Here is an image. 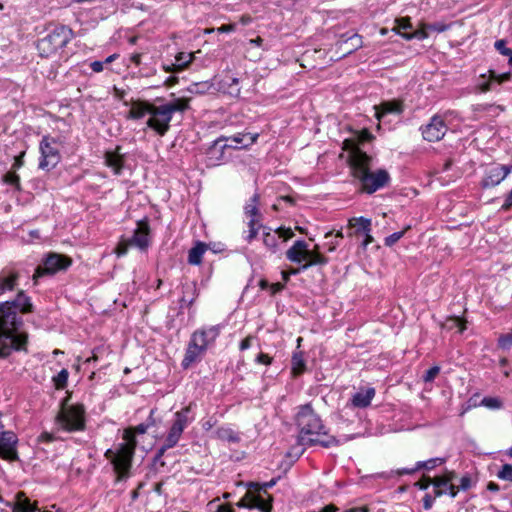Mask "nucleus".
Returning <instances> with one entry per match:
<instances>
[{
  "mask_svg": "<svg viewBox=\"0 0 512 512\" xmlns=\"http://www.w3.org/2000/svg\"><path fill=\"white\" fill-rule=\"evenodd\" d=\"M295 423L299 430L297 442L301 446L319 445L331 448L342 444L341 440L328 433L321 417L313 409L311 403L298 407Z\"/></svg>",
  "mask_w": 512,
  "mask_h": 512,
  "instance_id": "obj_1",
  "label": "nucleus"
},
{
  "mask_svg": "<svg viewBox=\"0 0 512 512\" xmlns=\"http://www.w3.org/2000/svg\"><path fill=\"white\" fill-rule=\"evenodd\" d=\"M74 38V31L67 25L49 23L43 36L36 41V50L41 58L55 57Z\"/></svg>",
  "mask_w": 512,
  "mask_h": 512,
  "instance_id": "obj_2",
  "label": "nucleus"
},
{
  "mask_svg": "<svg viewBox=\"0 0 512 512\" xmlns=\"http://www.w3.org/2000/svg\"><path fill=\"white\" fill-rule=\"evenodd\" d=\"M17 310L22 314L34 311L31 297L23 290L18 291L14 300L0 303V328L7 330L10 338L20 334L17 330L22 325V320L18 318Z\"/></svg>",
  "mask_w": 512,
  "mask_h": 512,
  "instance_id": "obj_3",
  "label": "nucleus"
},
{
  "mask_svg": "<svg viewBox=\"0 0 512 512\" xmlns=\"http://www.w3.org/2000/svg\"><path fill=\"white\" fill-rule=\"evenodd\" d=\"M71 395L62 399L55 417L56 424L66 432H79L86 429V409L84 404H69Z\"/></svg>",
  "mask_w": 512,
  "mask_h": 512,
  "instance_id": "obj_4",
  "label": "nucleus"
},
{
  "mask_svg": "<svg viewBox=\"0 0 512 512\" xmlns=\"http://www.w3.org/2000/svg\"><path fill=\"white\" fill-rule=\"evenodd\" d=\"M372 160L373 158L370 156L369 160L358 163L351 170V175L359 180L361 184V191L367 194H373L377 190L386 187L391 180L388 171L385 169L371 171Z\"/></svg>",
  "mask_w": 512,
  "mask_h": 512,
  "instance_id": "obj_5",
  "label": "nucleus"
},
{
  "mask_svg": "<svg viewBox=\"0 0 512 512\" xmlns=\"http://www.w3.org/2000/svg\"><path fill=\"white\" fill-rule=\"evenodd\" d=\"M136 225L137 227L134 230L132 237H120L114 249V253L117 257L125 256L131 247H137L138 249L145 251L150 246L151 228L149 218L144 217L138 220Z\"/></svg>",
  "mask_w": 512,
  "mask_h": 512,
  "instance_id": "obj_6",
  "label": "nucleus"
},
{
  "mask_svg": "<svg viewBox=\"0 0 512 512\" xmlns=\"http://www.w3.org/2000/svg\"><path fill=\"white\" fill-rule=\"evenodd\" d=\"M134 455L135 452L130 451L125 446H118L115 450L107 449L105 451L104 457L110 461L116 474L115 482H120L130 477Z\"/></svg>",
  "mask_w": 512,
  "mask_h": 512,
  "instance_id": "obj_7",
  "label": "nucleus"
},
{
  "mask_svg": "<svg viewBox=\"0 0 512 512\" xmlns=\"http://www.w3.org/2000/svg\"><path fill=\"white\" fill-rule=\"evenodd\" d=\"M194 406L195 403L190 402L187 406L174 413V420L164 438V442L167 443L168 447H175L181 439L184 430L195 420V417L191 415Z\"/></svg>",
  "mask_w": 512,
  "mask_h": 512,
  "instance_id": "obj_8",
  "label": "nucleus"
},
{
  "mask_svg": "<svg viewBox=\"0 0 512 512\" xmlns=\"http://www.w3.org/2000/svg\"><path fill=\"white\" fill-rule=\"evenodd\" d=\"M194 406L195 403L190 402L187 406L174 413V420L164 438V442L167 443L168 447H175L181 439L184 430L195 420V417L191 415Z\"/></svg>",
  "mask_w": 512,
  "mask_h": 512,
  "instance_id": "obj_9",
  "label": "nucleus"
},
{
  "mask_svg": "<svg viewBox=\"0 0 512 512\" xmlns=\"http://www.w3.org/2000/svg\"><path fill=\"white\" fill-rule=\"evenodd\" d=\"M72 263V258L67 255L56 252L48 253L43 259L42 264L35 269L32 276L34 284L36 285L38 283L39 278L47 275H55L61 271H66Z\"/></svg>",
  "mask_w": 512,
  "mask_h": 512,
  "instance_id": "obj_10",
  "label": "nucleus"
},
{
  "mask_svg": "<svg viewBox=\"0 0 512 512\" xmlns=\"http://www.w3.org/2000/svg\"><path fill=\"white\" fill-rule=\"evenodd\" d=\"M59 139L47 134L44 135L39 143V151L41 154L39 168L50 171L54 169L61 161V153Z\"/></svg>",
  "mask_w": 512,
  "mask_h": 512,
  "instance_id": "obj_11",
  "label": "nucleus"
},
{
  "mask_svg": "<svg viewBox=\"0 0 512 512\" xmlns=\"http://www.w3.org/2000/svg\"><path fill=\"white\" fill-rule=\"evenodd\" d=\"M259 491L260 488L257 485H248V490L236 503V506L239 508L258 509L261 512H272L273 496H268V499H261Z\"/></svg>",
  "mask_w": 512,
  "mask_h": 512,
  "instance_id": "obj_12",
  "label": "nucleus"
},
{
  "mask_svg": "<svg viewBox=\"0 0 512 512\" xmlns=\"http://www.w3.org/2000/svg\"><path fill=\"white\" fill-rule=\"evenodd\" d=\"M7 332L0 328V359L9 357L12 351L27 352L28 334L21 332L18 336L10 338Z\"/></svg>",
  "mask_w": 512,
  "mask_h": 512,
  "instance_id": "obj_13",
  "label": "nucleus"
},
{
  "mask_svg": "<svg viewBox=\"0 0 512 512\" xmlns=\"http://www.w3.org/2000/svg\"><path fill=\"white\" fill-rule=\"evenodd\" d=\"M150 118L147 120V127L155 131L158 135L164 136L170 129L172 116L167 112L164 105H153Z\"/></svg>",
  "mask_w": 512,
  "mask_h": 512,
  "instance_id": "obj_14",
  "label": "nucleus"
},
{
  "mask_svg": "<svg viewBox=\"0 0 512 512\" xmlns=\"http://www.w3.org/2000/svg\"><path fill=\"white\" fill-rule=\"evenodd\" d=\"M511 76V72L498 74L495 70L489 69L487 73L479 75L476 88L481 93L493 91L495 90L496 86L509 81Z\"/></svg>",
  "mask_w": 512,
  "mask_h": 512,
  "instance_id": "obj_15",
  "label": "nucleus"
},
{
  "mask_svg": "<svg viewBox=\"0 0 512 512\" xmlns=\"http://www.w3.org/2000/svg\"><path fill=\"white\" fill-rule=\"evenodd\" d=\"M18 437L13 431L0 432V458L14 462L19 459L18 451Z\"/></svg>",
  "mask_w": 512,
  "mask_h": 512,
  "instance_id": "obj_16",
  "label": "nucleus"
},
{
  "mask_svg": "<svg viewBox=\"0 0 512 512\" xmlns=\"http://www.w3.org/2000/svg\"><path fill=\"white\" fill-rule=\"evenodd\" d=\"M447 129L445 120L439 115H434L428 124L421 127V132L424 140L437 142L445 136Z\"/></svg>",
  "mask_w": 512,
  "mask_h": 512,
  "instance_id": "obj_17",
  "label": "nucleus"
},
{
  "mask_svg": "<svg viewBox=\"0 0 512 512\" xmlns=\"http://www.w3.org/2000/svg\"><path fill=\"white\" fill-rule=\"evenodd\" d=\"M258 138V135H250V134H237L230 138H218L214 141L213 146L211 147V150L220 149L223 150L225 148H238L241 147H247L254 142H256Z\"/></svg>",
  "mask_w": 512,
  "mask_h": 512,
  "instance_id": "obj_18",
  "label": "nucleus"
},
{
  "mask_svg": "<svg viewBox=\"0 0 512 512\" xmlns=\"http://www.w3.org/2000/svg\"><path fill=\"white\" fill-rule=\"evenodd\" d=\"M512 166L494 165L485 171L481 181V187L484 189L493 188L500 184L511 172Z\"/></svg>",
  "mask_w": 512,
  "mask_h": 512,
  "instance_id": "obj_19",
  "label": "nucleus"
},
{
  "mask_svg": "<svg viewBox=\"0 0 512 512\" xmlns=\"http://www.w3.org/2000/svg\"><path fill=\"white\" fill-rule=\"evenodd\" d=\"M342 150L348 152V165L350 170L355 168L358 163H362L366 160H369L370 155L364 152L357 145V140L355 138H347L342 143Z\"/></svg>",
  "mask_w": 512,
  "mask_h": 512,
  "instance_id": "obj_20",
  "label": "nucleus"
},
{
  "mask_svg": "<svg viewBox=\"0 0 512 512\" xmlns=\"http://www.w3.org/2000/svg\"><path fill=\"white\" fill-rule=\"evenodd\" d=\"M206 350L207 348H205L204 345L191 335L181 366L184 369H188L193 363L200 360Z\"/></svg>",
  "mask_w": 512,
  "mask_h": 512,
  "instance_id": "obj_21",
  "label": "nucleus"
},
{
  "mask_svg": "<svg viewBox=\"0 0 512 512\" xmlns=\"http://www.w3.org/2000/svg\"><path fill=\"white\" fill-rule=\"evenodd\" d=\"M223 326L221 324L202 327L200 329L195 330L192 333V336L197 339L205 348H208L209 345L213 344L216 339L221 334Z\"/></svg>",
  "mask_w": 512,
  "mask_h": 512,
  "instance_id": "obj_22",
  "label": "nucleus"
},
{
  "mask_svg": "<svg viewBox=\"0 0 512 512\" xmlns=\"http://www.w3.org/2000/svg\"><path fill=\"white\" fill-rule=\"evenodd\" d=\"M122 147L117 145L114 150L104 153L105 165L112 169L115 175H120L124 168L125 156L121 153Z\"/></svg>",
  "mask_w": 512,
  "mask_h": 512,
  "instance_id": "obj_23",
  "label": "nucleus"
},
{
  "mask_svg": "<svg viewBox=\"0 0 512 512\" xmlns=\"http://www.w3.org/2000/svg\"><path fill=\"white\" fill-rule=\"evenodd\" d=\"M374 109L375 117L380 121L388 114H401L404 111V104L402 100L393 99L381 102L379 105H376Z\"/></svg>",
  "mask_w": 512,
  "mask_h": 512,
  "instance_id": "obj_24",
  "label": "nucleus"
},
{
  "mask_svg": "<svg viewBox=\"0 0 512 512\" xmlns=\"http://www.w3.org/2000/svg\"><path fill=\"white\" fill-rule=\"evenodd\" d=\"M180 307L190 308L199 296V290L195 281H186L181 284Z\"/></svg>",
  "mask_w": 512,
  "mask_h": 512,
  "instance_id": "obj_25",
  "label": "nucleus"
},
{
  "mask_svg": "<svg viewBox=\"0 0 512 512\" xmlns=\"http://www.w3.org/2000/svg\"><path fill=\"white\" fill-rule=\"evenodd\" d=\"M309 253L307 255L306 262L301 265L298 268H293L292 273L298 274L301 271L307 270L309 267L315 266V265H326L329 261V259L319 251V245H315L312 250H309Z\"/></svg>",
  "mask_w": 512,
  "mask_h": 512,
  "instance_id": "obj_26",
  "label": "nucleus"
},
{
  "mask_svg": "<svg viewBox=\"0 0 512 512\" xmlns=\"http://www.w3.org/2000/svg\"><path fill=\"white\" fill-rule=\"evenodd\" d=\"M153 105L154 104H152L146 100H140V99L131 100V102H130L131 108H130L126 118L131 119V120L142 119L146 114H151Z\"/></svg>",
  "mask_w": 512,
  "mask_h": 512,
  "instance_id": "obj_27",
  "label": "nucleus"
},
{
  "mask_svg": "<svg viewBox=\"0 0 512 512\" xmlns=\"http://www.w3.org/2000/svg\"><path fill=\"white\" fill-rule=\"evenodd\" d=\"M308 254H310V253L308 250L307 243L304 240H297L287 250L286 257L291 262L301 263L302 261L307 260Z\"/></svg>",
  "mask_w": 512,
  "mask_h": 512,
  "instance_id": "obj_28",
  "label": "nucleus"
},
{
  "mask_svg": "<svg viewBox=\"0 0 512 512\" xmlns=\"http://www.w3.org/2000/svg\"><path fill=\"white\" fill-rule=\"evenodd\" d=\"M17 502L12 504L6 502V505L12 507L13 512H51L47 510H41L36 503L32 504L30 500L25 496L24 492H18L16 495Z\"/></svg>",
  "mask_w": 512,
  "mask_h": 512,
  "instance_id": "obj_29",
  "label": "nucleus"
},
{
  "mask_svg": "<svg viewBox=\"0 0 512 512\" xmlns=\"http://www.w3.org/2000/svg\"><path fill=\"white\" fill-rule=\"evenodd\" d=\"M20 274L18 271L4 269L0 274V296L6 292L13 291L17 286Z\"/></svg>",
  "mask_w": 512,
  "mask_h": 512,
  "instance_id": "obj_30",
  "label": "nucleus"
},
{
  "mask_svg": "<svg viewBox=\"0 0 512 512\" xmlns=\"http://www.w3.org/2000/svg\"><path fill=\"white\" fill-rule=\"evenodd\" d=\"M358 224H361L362 233L365 235V238L362 242L363 248H366L368 245L373 243L374 238L371 235L372 230V222L371 219L365 217H353L348 220V227H356Z\"/></svg>",
  "mask_w": 512,
  "mask_h": 512,
  "instance_id": "obj_31",
  "label": "nucleus"
},
{
  "mask_svg": "<svg viewBox=\"0 0 512 512\" xmlns=\"http://www.w3.org/2000/svg\"><path fill=\"white\" fill-rule=\"evenodd\" d=\"M376 391L373 387L361 389L351 398V404L355 408H366L371 404L372 399L375 397Z\"/></svg>",
  "mask_w": 512,
  "mask_h": 512,
  "instance_id": "obj_32",
  "label": "nucleus"
},
{
  "mask_svg": "<svg viewBox=\"0 0 512 512\" xmlns=\"http://www.w3.org/2000/svg\"><path fill=\"white\" fill-rule=\"evenodd\" d=\"M208 250V245L204 242L197 241L196 244L188 252V263L198 266L202 264L203 255Z\"/></svg>",
  "mask_w": 512,
  "mask_h": 512,
  "instance_id": "obj_33",
  "label": "nucleus"
},
{
  "mask_svg": "<svg viewBox=\"0 0 512 512\" xmlns=\"http://www.w3.org/2000/svg\"><path fill=\"white\" fill-rule=\"evenodd\" d=\"M441 328L451 331L453 329H457L458 333H463L467 328V321L458 316H448L443 323H441Z\"/></svg>",
  "mask_w": 512,
  "mask_h": 512,
  "instance_id": "obj_34",
  "label": "nucleus"
},
{
  "mask_svg": "<svg viewBox=\"0 0 512 512\" xmlns=\"http://www.w3.org/2000/svg\"><path fill=\"white\" fill-rule=\"evenodd\" d=\"M306 371V361L303 352H294L291 360V374L294 378L301 376Z\"/></svg>",
  "mask_w": 512,
  "mask_h": 512,
  "instance_id": "obj_35",
  "label": "nucleus"
},
{
  "mask_svg": "<svg viewBox=\"0 0 512 512\" xmlns=\"http://www.w3.org/2000/svg\"><path fill=\"white\" fill-rule=\"evenodd\" d=\"M190 98L180 97L171 101L169 103L164 104L167 109V112L173 117L175 112L184 113L185 111L190 109Z\"/></svg>",
  "mask_w": 512,
  "mask_h": 512,
  "instance_id": "obj_36",
  "label": "nucleus"
},
{
  "mask_svg": "<svg viewBox=\"0 0 512 512\" xmlns=\"http://www.w3.org/2000/svg\"><path fill=\"white\" fill-rule=\"evenodd\" d=\"M259 200L260 195L258 193H255L252 197H250L249 201L244 207V213L247 218L261 220V213L258 208Z\"/></svg>",
  "mask_w": 512,
  "mask_h": 512,
  "instance_id": "obj_37",
  "label": "nucleus"
},
{
  "mask_svg": "<svg viewBox=\"0 0 512 512\" xmlns=\"http://www.w3.org/2000/svg\"><path fill=\"white\" fill-rule=\"evenodd\" d=\"M263 244L271 253H276L278 250L279 237L276 233H272L269 227H264Z\"/></svg>",
  "mask_w": 512,
  "mask_h": 512,
  "instance_id": "obj_38",
  "label": "nucleus"
},
{
  "mask_svg": "<svg viewBox=\"0 0 512 512\" xmlns=\"http://www.w3.org/2000/svg\"><path fill=\"white\" fill-rule=\"evenodd\" d=\"M2 182L14 188L15 191L21 192L23 190L21 185V178L17 171L9 170L2 176Z\"/></svg>",
  "mask_w": 512,
  "mask_h": 512,
  "instance_id": "obj_39",
  "label": "nucleus"
},
{
  "mask_svg": "<svg viewBox=\"0 0 512 512\" xmlns=\"http://www.w3.org/2000/svg\"><path fill=\"white\" fill-rule=\"evenodd\" d=\"M122 438H123L124 442L120 443L118 446H120V447H124L125 446L130 451L135 452L136 448H137L138 442H137V439H136V434L131 429V427H128V428L124 429Z\"/></svg>",
  "mask_w": 512,
  "mask_h": 512,
  "instance_id": "obj_40",
  "label": "nucleus"
},
{
  "mask_svg": "<svg viewBox=\"0 0 512 512\" xmlns=\"http://www.w3.org/2000/svg\"><path fill=\"white\" fill-rule=\"evenodd\" d=\"M216 436L218 439L227 441L229 443H237L240 441L238 434L229 427H220L216 430Z\"/></svg>",
  "mask_w": 512,
  "mask_h": 512,
  "instance_id": "obj_41",
  "label": "nucleus"
},
{
  "mask_svg": "<svg viewBox=\"0 0 512 512\" xmlns=\"http://www.w3.org/2000/svg\"><path fill=\"white\" fill-rule=\"evenodd\" d=\"M397 34L402 36L404 33H410L413 30L410 17H400L395 20V27L392 29Z\"/></svg>",
  "mask_w": 512,
  "mask_h": 512,
  "instance_id": "obj_42",
  "label": "nucleus"
},
{
  "mask_svg": "<svg viewBox=\"0 0 512 512\" xmlns=\"http://www.w3.org/2000/svg\"><path fill=\"white\" fill-rule=\"evenodd\" d=\"M248 234L245 236V240L248 243H251L254 239H256L259 230L261 228L264 229L263 225L261 224L260 219H249L248 223Z\"/></svg>",
  "mask_w": 512,
  "mask_h": 512,
  "instance_id": "obj_43",
  "label": "nucleus"
},
{
  "mask_svg": "<svg viewBox=\"0 0 512 512\" xmlns=\"http://www.w3.org/2000/svg\"><path fill=\"white\" fill-rule=\"evenodd\" d=\"M428 36H429L428 27H426V23H421L418 29L412 30V32H410V33L402 34V37L406 40H412V39L424 40V39L428 38Z\"/></svg>",
  "mask_w": 512,
  "mask_h": 512,
  "instance_id": "obj_44",
  "label": "nucleus"
},
{
  "mask_svg": "<svg viewBox=\"0 0 512 512\" xmlns=\"http://www.w3.org/2000/svg\"><path fill=\"white\" fill-rule=\"evenodd\" d=\"M349 42H350V46L345 48V53L346 54H350L353 51H355V50H357V49L362 47V37L360 35H358V34H353L352 36H350L346 40L342 41L340 43V46L346 45Z\"/></svg>",
  "mask_w": 512,
  "mask_h": 512,
  "instance_id": "obj_45",
  "label": "nucleus"
},
{
  "mask_svg": "<svg viewBox=\"0 0 512 512\" xmlns=\"http://www.w3.org/2000/svg\"><path fill=\"white\" fill-rule=\"evenodd\" d=\"M443 463H445V458H440V457H436V458H431V459H428L426 461H419L416 463V469H425V470H432L434 469L436 466H439V465H442Z\"/></svg>",
  "mask_w": 512,
  "mask_h": 512,
  "instance_id": "obj_46",
  "label": "nucleus"
},
{
  "mask_svg": "<svg viewBox=\"0 0 512 512\" xmlns=\"http://www.w3.org/2000/svg\"><path fill=\"white\" fill-rule=\"evenodd\" d=\"M69 372L67 369H62L56 376L53 377V384L57 390H62L67 386Z\"/></svg>",
  "mask_w": 512,
  "mask_h": 512,
  "instance_id": "obj_47",
  "label": "nucleus"
},
{
  "mask_svg": "<svg viewBox=\"0 0 512 512\" xmlns=\"http://www.w3.org/2000/svg\"><path fill=\"white\" fill-rule=\"evenodd\" d=\"M410 226H406L402 231H399V232H395L389 236H387L385 239H384V245L387 246V247H391L393 246L394 244H396L404 235L405 233L410 230Z\"/></svg>",
  "mask_w": 512,
  "mask_h": 512,
  "instance_id": "obj_48",
  "label": "nucleus"
},
{
  "mask_svg": "<svg viewBox=\"0 0 512 512\" xmlns=\"http://www.w3.org/2000/svg\"><path fill=\"white\" fill-rule=\"evenodd\" d=\"M275 484H276L275 479H271L270 481L265 482L263 484L254 483V482L249 483V485H257L258 488H260L259 496L261 499H268V496H272L271 494L268 493L267 490L269 488H272Z\"/></svg>",
  "mask_w": 512,
  "mask_h": 512,
  "instance_id": "obj_49",
  "label": "nucleus"
},
{
  "mask_svg": "<svg viewBox=\"0 0 512 512\" xmlns=\"http://www.w3.org/2000/svg\"><path fill=\"white\" fill-rule=\"evenodd\" d=\"M354 138L357 140L358 147H360V145L371 142L375 137L368 129L365 128L357 132Z\"/></svg>",
  "mask_w": 512,
  "mask_h": 512,
  "instance_id": "obj_50",
  "label": "nucleus"
},
{
  "mask_svg": "<svg viewBox=\"0 0 512 512\" xmlns=\"http://www.w3.org/2000/svg\"><path fill=\"white\" fill-rule=\"evenodd\" d=\"M481 405L489 409H500L503 406V402L498 397H484Z\"/></svg>",
  "mask_w": 512,
  "mask_h": 512,
  "instance_id": "obj_51",
  "label": "nucleus"
},
{
  "mask_svg": "<svg viewBox=\"0 0 512 512\" xmlns=\"http://www.w3.org/2000/svg\"><path fill=\"white\" fill-rule=\"evenodd\" d=\"M193 59H194V54L193 53L179 52L175 56L176 63L177 64H184L185 65V69L192 63Z\"/></svg>",
  "mask_w": 512,
  "mask_h": 512,
  "instance_id": "obj_52",
  "label": "nucleus"
},
{
  "mask_svg": "<svg viewBox=\"0 0 512 512\" xmlns=\"http://www.w3.org/2000/svg\"><path fill=\"white\" fill-rule=\"evenodd\" d=\"M497 477L512 482V465L511 464H504L497 473Z\"/></svg>",
  "mask_w": 512,
  "mask_h": 512,
  "instance_id": "obj_53",
  "label": "nucleus"
},
{
  "mask_svg": "<svg viewBox=\"0 0 512 512\" xmlns=\"http://www.w3.org/2000/svg\"><path fill=\"white\" fill-rule=\"evenodd\" d=\"M450 24H446L444 22H434V23H426V27L428 30L434 31L437 33H442L447 31L450 28Z\"/></svg>",
  "mask_w": 512,
  "mask_h": 512,
  "instance_id": "obj_54",
  "label": "nucleus"
},
{
  "mask_svg": "<svg viewBox=\"0 0 512 512\" xmlns=\"http://www.w3.org/2000/svg\"><path fill=\"white\" fill-rule=\"evenodd\" d=\"M275 233L278 235L279 239L282 238L283 241H287L294 236V232L291 228L279 227L275 230Z\"/></svg>",
  "mask_w": 512,
  "mask_h": 512,
  "instance_id": "obj_55",
  "label": "nucleus"
},
{
  "mask_svg": "<svg viewBox=\"0 0 512 512\" xmlns=\"http://www.w3.org/2000/svg\"><path fill=\"white\" fill-rule=\"evenodd\" d=\"M26 152L21 151L18 155L14 157V161L11 165V170L18 171L20 168H22L25 164L24 157Z\"/></svg>",
  "mask_w": 512,
  "mask_h": 512,
  "instance_id": "obj_56",
  "label": "nucleus"
},
{
  "mask_svg": "<svg viewBox=\"0 0 512 512\" xmlns=\"http://www.w3.org/2000/svg\"><path fill=\"white\" fill-rule=\"evenodd\" d=\"M440 373V367L439 366H432L431 368H429L424 376H423V380L425 382H432L436 377L437 375Z\"/></svg>",
  "mask_w": 512,
  "mask_h": 512,
  "instance_id": "obj_57",
  "label": "nucleus"
},
{
  "mask_svg": "<svg viewBox=\"0 0 512 512\" xmlns=\"http://www.w3.org/2000/svg\"><path fill=\"white\" fill-rule=\"evenodd\" d=\"M473 486L472 478L469 474H465L460 479L459 488L461 491H467Z\"/></svg>",
  "mask_w": 512,
  "mask_h": 512,
  "instance_id": "obj_58",
  "label": "nucleus"
},
{
  "mask_svg": "<svg viewBox=\"0 0 512 512\" xmlns=\"http://www.w3.org/2000/svg\"><path fill=\"white\" fill-rule=\"evenodd\" d=\"M495 49L501 54V55H508L512 49L506 47V41L501 39L497 40L494 44Z\"/></svg>",
  "mask_w": 512,
  "mask_h": 512,
  "instance_id": "obj_59",
  "label": "nucleus"
},
{
  "mask_svg": "<svg viewBox=\"0 0 512 512\" xmlns=\"http://www.w3.org/2000/svg\"><path fill=\"white\" fill-rule=\"evenodd\" d=\"M163 70L167 73H177L185 70L184 64L172 63L170 65H163Z\"/></svg>",
  "mask_w": 512,
  "mask_h": 512,
  "instance_id": "obj_60",
  "label": "nucleus"
},
{
  "mask_svg": "<svg viewBox=\"0 0 512 512\" xmlns=\"http://www.w3.org/2000/svg\"><path fill=\"white\" fill-rule=\"evenodd\" d=\"M431 485V477L427 475H423L419 481L415 483L420 490H427Z\"/></svg>",
  "mask_w": 512,
  "mask_h": 512,
  "instance_id": "obj_61",
  "label": "nucleus"
},
{
  "mask_svg": "<svg viewBox=\"0 0 512 512\" xmlns=\"http://www.w3.org/2000/svg\"><path fill=\"white\" fill-rule=\"evenodd\" d=\"M256 363L258 364H263V365H271L272 362H273V358L271 356H269L268 354L266 353H259L255 359Z\"/></svg>",
  "mask_w": 512,
  "mask_h": 512,
  "instance_id": "obj_62",
  "label": "nucleus"
},
{
  "mask_svg": "<svg viewBox=\"0 0 512 512\" xmlns=\"http://www.w3.org/2000/svg\"><path fill=\"white\" fill-rule=\"evenodd\" d=\"M431 485H433L434 487H446L447 483L444 475L442 474L440 476H435L434 478H431Z\"/></svg>",
  "mask_w": 512,
  "mask_h": 512,
  "instance_id": "obj_63",
  "label": "nucleus"
},
{
  "mask_svg": "<svg viewBox=\"0 0 512 512\" xmlns=\"http://www.w3.org/2000/svg\"><path fill=\"white\" fill-rule=\"evenodd\" d=\"M512 209V190L506 195L501 211L507 212Z\"/></svg>",
  "mask_w": 512,
  "mask_h": 512,
  "instance_id": "obj_64",
  "label": "nucleus"
}]
</instances>
